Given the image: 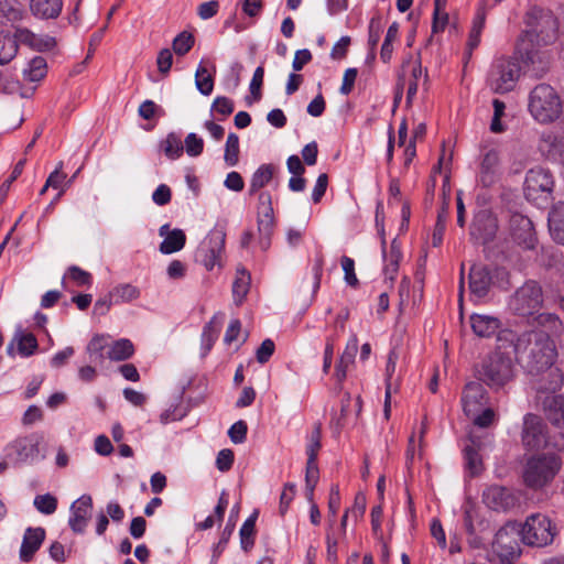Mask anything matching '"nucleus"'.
<instances>
[{"instance_id":"1","label":"nucleus","mask_w":564,"mask_h":564,"mask_svg":"<svg viewBox=\"0 0 564 564\" xmlns=\"http://www.w3.org/2000/svg\"><path fill=\"white\" fill-rule=\"evenodd\" d=\"M498 341L513 345L517 360L530 375H539L553 366L555 346L544 330L525 332L518 337L511 330H501Z\"/></svg>"},{"instance_id":"2","label":"nucleus","mask_w":564,"mask_h":564,"mask_svg":"<svg viewBox=\"0 0 564 564\" xmlns=\"http://www.w3.org/2000/svg\"><path fill=\"white\" fill-rule=\"evenodd\" d=\"M502 345L486 356L476 367L475 372L479 381L491 389H500L514 378V365L509 354L501 351Z\"/></svg>"},{"instance_id":"3","label":"nucleus","mask_w":564,"mask_h":564,"mask_svg":"<svg viewBox=\"0 0 564 564\" xmlns=\"http://www.w3.org/2000/svg\"><path fill=\"white\" fill-rule=\"evenodd\" d=\"M528 110L539 123H553L563 112L562 98L549 84H539L529 94Z\"/></svg>"},{"instance_id":"4","label":"nucleus","mask_w":564,"mask_h":564,"mask_svg":"<svg viewBox=\"0 0 564 564\" xmlns=\"http://www.w3.org/2000/svg\"><path fill=\"white\" fill-rule=\"evenodd\" d=\"M527 30L520 37H524L529 45H547L557 36V20L550 10L541 8L530 9L524 19Z\"/></svg>"},{"instance_id":"5","label":"nucleus","mask_w":564,"mask_h":564,"mask_svg":"<svg viewBox=\"0 0 564 564\" xmlns=\"http://www.w3.org/2000/svg\"><path fill=\"white\" fill-rule=\"evenodd\" d=\"M560 466V459L555 455H533L527 459L523 466V482L533 490L541 489L554 479Z\"/></svg>"},{"instance_id":"6","label":"nucleus","mask_w":564,"mask_h":564,"mask_svg":"<svg viewBox=\"0 0 564 564\" xmlns=\"http://www.w3.org/2000/svg\"><path fill=\"white\" fill-rule=\"evenodd\" d=\"M519 532L524 544L536 547L550 545L557 534L555 524L542 513L529 516Z\"/></svg>"},{"instance_id":"7","label":"nucleus","mask_w":564,"mask_h":564,"mask_svg":"<svg viewBox=\"0 0 564 564\" xmlns=\"http://www.w3.org/2000/svg\"><path fill=\"white\" fill-rule=\"evenodd\" d=\"M521 67L516 59L498 58L491 66L488 85L495 94H506L514 89L520 78Z\"/></svg>"},{"instance_id":"8","label":"nucleus","mask_w":564,"mask_h":564,"mask_svg":"<svg viewBox=\"0 0 564 564\" xmlns=\"http://www.w3.org/2000/svg\"><path fill=\"white\" fill-rule=\"evenodd\" d=\"M543 304L542 288L534 281L525 282L510 297V310L520 316L532 315Z\"/></svg>"},{"instance_id":"9","label":"nucleus","mask_w":564,"mask_h":564,"mask_svg":"<svg viewBox=\"0 0 564 564\" xmlns=\"http://www.w3.org/2000/svg\"><path fill=\"white\" fill-rule=\"evenodd\" d=\"M535 46L536 45H529L524 37H519L517 51L532 76L541 78L549 70L550 57L546 52L539 51Z\"/></svg>"},{"instance_id":"10","label":"nucleus","mask_w":564,"mask_h":564,"mask_svg":"<svg viewBox=\"0 0 564 564\" xmlns=\"http://www.w3.org/2000/svg\"><path fill=\"white\" fill-rule=\"evenodd\" d=\"M509 230L512 240L524 250H534L538 237L530 218L521 214H513L509 220Z\"/></svg>"},{"instance_id":"11","label":"nucleus","mask_w":564,"mask_h":564,"mask_svg":"<svg viewBox=\"0 0 564 564\" xmlns=\"http://www.w3.org/2000/svg\"><path fill=\"white\" fill-rule=\"evenodd\" d=\"M499 229L497 217L488 209L479 210L470 226V238L477 245L491 242Z\"/></svg>"},{"instance_id":"12","label":"nucleus","mask_w":564,"mask_h":564,"mask_svg":"<svg viewBox=\"0 0 564 564\" xmlns=\"http://www.w3.org/2000/svg\"><path fill=\"white\" fill-rule=\"evenodd\" d=\"M518 532L519 525L512 523L500 528L495 534L492 549L503 562L512 561L520 554L519 544L514 536Z\"/></svg>"},{"instance_id":"13","label":"nucleus","mask_w":564,"mask_h":564,"mask_svg":"<svg viewBox=\"0 0 564 564\" xmlns=\"http://www.w3.org/2000/svg\"><path fill=\"white\" fill-rule=\"evenodd\" d=\"M522 442L530 449L546 448L549 445L546 425L539 415L529 413L524 416Z\"/></svg>"},{"instance_id":"14","label":"nucleus","mask_w":564,"mask_h":564,"mask_svg":"<svg viewBox=\"0 0 564 564\" xmlns=\"http://www.w3.org/2000/svg\"><path fill=\"white\" fill-rule=\"evenodd\" d=\"M484 503L495 511H509L518 506V497L507 487L492 485L482 492Z\"/></svg>"},{"instance_id":"15","label":"nucleus","mask_w":564,"mask_h":564,"mask_svg":"<svg viewBox=\"0 0 564 564\" xmlns=\"http://www.w3.org/2000/svg\"><path fill=\"white\" fill-rule=\"evenodd\" d=\"M552 174L542 167L529 170L524 181V194L528 199H538L540 194H550L553 191Z\"/></svg>"},{"instance_id":"16","label":"nucleus","mask_w":564,"mask_h":564,"mask_svg":"<svg viewBox=\"0 0 564 564\" xmlns=\"http://www.w3.org/2000/svg\"><path fill=\"white\" fill-rule=\"evenodd\" d=\"M225 238L226 234L223 230H213L198 249L196 257L208 271L216 265L225 247Z\"/></svg>"},{"instance_id":"17","label":"nucleus","mask_w":564,"mask_h":564,"mask_svg":"<svg viewBox=\"0 0 564 564\" xmlns=\"http://www.w3.org/2000/svg\"><path fill=\"white\" fill-rule=\"evenodd\" d=\"M532 381V388L535 391V398L541 399L542 395H550L560 392L563 386L562 371L556 367H550L539 375Z\"/></svg>"},{"instance_id":"18","label":"nucleus","mask_w":564,"mask_h":564,"mask_svg":"<svg viewBox=\"0 0 564 564\" xmlns=\"http://www.w3.org/2000/svg\"><path fill=\"white\" fill-rule=\"evenodd\" d=\"M463 410L467 416L475 415L488 403V393L481 382L466 383L462 395Z\"/></svg>"},{"instance_id":"19","label":"nucleus","mask_w":564,"mask_h":564,"mask_svg":"<svg viewBox=\"0 0 564 564\" xmlns=\"http://www.w3.org/2000/svg\"><path fill=\"white\" fill-rule=\"evenodd\" d=\"M535 403L551 424L564 429V394L557 392L542 395L541 399L535 400Z\"/></svg>"},{"instance_id":"20","label":"nucleus","mask_w":564,"mask_h":564,"mask_svg":"<svg viewBox=\"0 0 564 564\" xmlns=\"http://www.w3.org/2000/svg\"><path fill=\"white\" fill-rule=\"evenodd\" d=\"M43 437L39 433H32L26 436L18 437L8 445L17 455V462L23 463L28 459H33L39 455V446Z\"/></svg>"},{"instance_id":"21","label":"nucleus","mask_w":564,"mask_h":564,"mask_svg":"<svg viewBox=\"0 0 564 564\" xmlns=\"http://www.w3.org/2000/svg\"><path fill=\"white\" fill-rule=\"evenodd\" d=\"M494 284L491 269L485 264H474L469 272V289L478 299L485 297Z\"/></svg>"},{"instance_id":"22","label":"nucleus","mask_w":564,"mask_h":564,"mask_svg":"<svg viewBox=\"0 0 564 564\" xmlns=\"http://www.w3.org/2000/svg\"><path fill=\"white\" fill-rule=\"evenodd\" d=\"M93 499L88 495L82 496L70 507L72 517L69 527L75 533H83L90 518Z\"/></svg>"},{"instance_id":"23","label":"nucleus","mask_w":564,"mask_h":564,"mask_svg":"<svg viewBox=\"0 0 564 564\" xmlns=\"http://www.w3.org/2000/svg\"><path fill=\"white\" fill-rule=\"evenodd\" d=\"M15 39L35 51H51L56 46V40L50 35H37L26 28H15Z\"/></svg>"},{"instance_id":"24","label":"nucleus","mask_w":564,"mask_h":564,"mask_svg":"<svg viewBox=\"0 0 564 564\" xmlns=\"http://www.w3.org/2000/svg\"><path fill=\"white\" fill-rule=\"evenodd\" d=\"M464 524L467 533L474 536L470 543L474 546H479L481 541L476 536V533L485 531L488 528V523L479 518L478 508L471 502H466L464 506Z\"/></svg>"},{"instance_id":"25","label":"nucleus","mask_w":564,"mask_h":564,"mask_svg":"<svg viewBox=\"0 0 564 564\" xmlns=\"http://www.w3.org/2000/svg\"><path fill=\"white\" fill-rule=\"evenodd\" d=\"M540 152L552 160H564V134L544 132L539 140Z\"/></svg>"},{"instance_id":"26","label":"nucleus","mask_w":564,"mask_h":564,"mask_svg":"<svg viewBox=\"0 0 564 564\" xmlns=\"http://www.w3.org/2000/svg\"><path fill=\"white\" fill-rule=\"evenodd\" d=\"M500 169V155L498 150L489 149L481 159L480 162V181L484 186L492 185L499 174Z\"/></svg>"},{"instance_id":"27","label":"nucleus","mask_w":564,"mask_h":564,"mask_svg":"<svg viewBox=\"0 0 564 564\" xmlns=\"http://www.w3.org/2000/svg\"><path fill=\"white\" fill-rule=\"evenodd\" d=\"M44 539L45 530L43 528H28L20 549V558L23 562H30L42 545Z\"/></svg>"},{"instance_id":"28","label":"nucleus","mask_w":564,"mask_h":564,"mask_svg":"<svg viewBox=\"0 0 564 564\" xmlns=\"http://www.w3.org/2000/svg\"><path fill=\"white\" fill-rule=\"evenodd\" d=\"M258 199V214L260 216L258 220V229L260 234L265 232L269 236L272 234L273 229L272 197L270 193L262 192L259 194Z\"/></svg>"},{"instance_id":"29","label":"nucleus","mask_w":564,"mask_h":564,"mask_svg":"<svg viewBox=\"0 0 564 564\" xmlns=\"http://www.w3.org/2000/svg\"><path fill=\"white\" fill-rule=\"evenodd\" d=\"M470 325L473 332L478 337H490L500 329L501 322L490 315L473 314L470 316Z\"/></svg>"},{"instance_id":"30","label":"nucleus","mask_w":564,"mask_h":564,"mask_svg":"<svg viewBox=\"0 0 564 564\" xmlns=\"http://www.w3.org/2000/svg\"><path fill=\"white\" fill-rule=\"evenodd\" d=\"M549 230L553 240L564 245V202H558L549 213Z\"/></svg>"},{"instance_id":"31","label":"nucleus","mask_w":564,"mask_h":564,"mask_svg":"<svg viewBox=\"0 0 564 564\" xmlns=\"http://www.w3.org/2000/svg\"><path fill=\"white\" fill-rule=\"evenodd\" d=\"M62 0H30V11L36 18L55 19L62 11Z\"/></svg>"},{"instance_id":"32","label":"nucleus","mask_w":564,"mask_h":564,"mask_svg":"<svg viewBox=\"0 0 564 564\" xmlns=\"http://www.w3.org/2000/svg\"><path fill=\"white\" fill-rule=\"evenodd\" d=\"M25 12L22 6L15 0H0V25L21 21Z\"/></svg>"},{"instance_id":"33","label":"nucleus","mask_w":564,"mask_h":564,"mask_svg":"<svg viewBox=\"0 0 564 564\" xmlns=\"http://www.w3.org/2000/svg\"><path fill=\"white\" fill-rule=\"evenodd\" d=\"M382 247L383 248L386 247L384 240L382 241ZM383 254H384V261H386V264L383 267L384 276H386V279L393 281L395 278V274L399 271V264H400V260L402 257L400 247L395 239L391 242L389 253H386V250L383 249Z\"/></svg>"},{"instance_id":"34","label":"nucleus","mask_w":564,"mask_h":564,"mask_svg":"<svg viewBox=\"0 0 564 564\" xmlns=\"http://www.w3.org/2000/svg\"><path fill=\"white\" fill-rule=\"evenodd\" d=\"M509 161L512 173L518 174L522 172L530 161L529 149L519 142H514L509 150Z\"/></svg>"},{"instance_id":"35","label":"nucleus","mask_w":564,"mask_h":564,"mask_svg":"<svg viewBox=\"0 0 564 564\" xmlns=\"http://www.w3.org/2000/svg\"><path fill=\"white\" fill-rule=\"evenodd\" d=\"M251 278L245 268H237L236 279L232 283V295L235 303L241 305L249 292Z\"/></svg>"},{"instance_id":"36","label":"nucleus","mask_w":564,"mask_h":564,"mask_svg":"<svg viewBox=\"0 0 564 564\" xmlns=\"http://www.w3.org/2000/svg\"><path fill=\"white\" fill-rule=\"evenodd\" d=\"M134 346L131 340L122 338L112 343L107 351V358L113 361H123L132 357Z\"/></svg>"},{"instance_id":"37","label":"nucleus","mask_w":564,"mask_h":564,"mask_svg":"<svg viewBox=\"0 0 564 564\" xmlns=\"http://www.w3.org/2000/svg\"><path fill=\"white\" fill-rule=\"evenodd\" d=\"M186 242V236L182 229H173L160 243V251L164 254H171L182 250Z\"/></svg>"},{"instance_id":"38","label":"nucleus","mask_w":564,"mask_h":564,"mask_svg":"<svg viewBox=\"0 0 564 564\" xmlns=\"http://www.w3.org/2000/svg\"><path fill=\"white\" fill-rule=\"evenodd\" d=\"M274 167L272 164L261 165L252 175L249 194L253 195L264 187L273 177Z\"/></svg>"},{"instance_id":"39","label":"nucleus","mask_w":564,"mask_h":564,"mask_svg":"<svg viewBox=\"0 0 564 564\" xmlns=\"http://www.w3.org/2000/svg\"><path fill=\"white\" fill-rule=\"evenodd\" d=\"M18 47L19 42L15 39V33L13 36L0 33V65L8 64L12 61L18 53Z\"/></svg>"},{"instance_id":"40","label":"nucleus","mask_w":564,"mask_h":564,"mask_svg":"<svg viewBox=\"0 0 564 564\" xmlns=\"http://www.w3.org/2000/svg\"><path fill=\"white\" fill-rule=\"evenodd\" d=\"M259 511L256 510L245 521L240 529V542L241 547L245 551H249L254 544V533H256V521L258 518Z\"/></svg>"},{"instance_id":"41","label":"nucleus","mask_w":564,"mask_h":564,"mask_svg":"<svg viewBox=\"0 0 564 564\" xmlns=\"http://www.w3.org/2000/svg\"><path fill=\"white\" fill-rule=\"evenodd\" d=\"M161 149L169 159L175 160L182 155L184 145L181 137L174 132H171L161 142Z\"/></svg>"},{"instance_id":"42","label":"nucleus","mask_w":564,"mask_h":564,"mask_svg":"<svg viewBox=\"0 0 564 564\" xmlns=\"http://www.w3.org/2000/svg\"><path fill=\"white\" fill-rule=\"evenodd\" d=\"M448 208H449V202L446 200V197L444 196V202L438 210L437 214V220L434 227L433 237H432V243L434 247H438L443 241V236L445 232V226H446V219L448 216Z\"/></svg>"},{"instance_id":"43","label":"nucleus","mask_w":564,"mask_h":564,"mask_svg":"<svg viewBox=\"0 0 564 564\" xmlns=\"http://www.w3.org/2000/svg\"><path fill=\"white\" fill-rule=\"evenodd\" d=\"M485 20H486V10L484 7L478 10L477 15L473 22V28L469 32L467 46L470 52L474 48H476L480 42V34H481V31L485 25Z\"/></svg>"},{"instance_id":"44","label":"nucleus","mask_w":564,"mask_h":564,"mask_svg":"<svg viewBox=\"0 0 564 564\" xmlns=\"http://www.w3.org/2000/svg\"><path fill=\"white\" fill-rule=\"evenodd\" d=\"M475 441L471 440V445H467L464 448V455L466 459V467L470 471V475H478L482 470V460L478 454V448H475Z\"/></svg>"},{"instance_id":"45","label":"nucleus","mask_w":564,"mask_h":564,"mask_svg":"<svg viewBox=\"0 0 564 564\" xmlns=\"http://www.w3.org/2000/svg\"><path fill=\"white\" fill-rule=\"evenodd\" d=\"M319 479V470L316 460L307 459L305 473V487L306 496L310 501H313L314 489Z\"/></svg>"},{"instance_id":"46","label":"nucleus","mask_w":564,"mask_h":564,"mask_svg":"<svg viewBox=\"0 0 564 564\" xmlns=\"http://www.w3.org/2000/svg\"><path fill=\"white\" fill-rule=\"evenodd\" d=\"M47 72L46 59L42 56H35L29 63V68L24 70L25 77L31 82L41 80Z\"/></svg>"},{"instance_id":"47","label":"nucleus","mask_w":564,"mask_h":564,"mask_svg":"<svg viewBox=\"0 0 564 564\" xmlns=\"http://www.w3.org/2000/svg\"><path fill=\"white\" fill-rule=\"evenodd\" d=\"M194 44V35L188 31H183L173 40L172 48L177 56H184L193 48Z\"/></svg>"},{"instance_id":"48","label":"nucleus","mask_w":564,"mask_h":564,"mask_svg":"<svg viewBox=\"0 0 564 564\" xmlns=\"http://www.w3.org/2000/svg\"><path fill=\"white\" fill-rule=\"evenodd\" d=\"M14 339L18 341L19 354L25 357L33 355L39 347L36 337L31 333H18Z\"/></svg>"},{"instance_id":"49","label":"nucleus","mask_w":564,"mask_h":564,"mask_svg":"<svg viewBox=\"0 0 564 564\" xmlns=\"http://www.w3.org/2000/svg\"><path fill=\"white\" fill-rule=\"evenodd\" d=\"M239 137L236 133H229L225 147V162L230 166H235L239 161Z\"/></svg>"},{"instance_id":"50","label":"nucleus","mask_w":564,"mask_h":564,"mask_svg":"<svg viewBox=\"0 0 564 564\" xmlns=\"http://www.w3.org/2000/svg\"><path fill=\"white\" fill-rule=\"evenodd\" d=\"M447 22L448 14L445 12V2L443 0H434L432 32L438 33L443 31Z\"/></svg>"},{"instance_id":"51","label":"nucleus","mask_w":564,"mask_h":564,"mask_svg":"<svg viewBox=\"0 0 564 564\" xmlns=\"http://www.w3.org/2000/svg\"><path fill=\"white\" fill-rule=\"evenodd\" d=\"M195 83L200 94L208 96L214 89V79L205 66L199 65L195 74Z\"/></svg>"},{"instance_id":"52","label":"nucleus","mask_w":564,"mask_h":564,"mask_svg":"<svg viewBox=\"0 0 564 564\" xmlns=\"http://www.w3.org/2000/svg\"><path fill=\"white\" fill-rule=\"evenodd\" d=\"M140 295L139 290L131 284H121L111 291V297H115V303L131 302Z\"/></svg>"},{"instance_id":"53","label":"nucleus","mask_w":564,"mask_h":564,"mask_svg":"<svg viewBox=\"0 0 564 564\" xmlns=\"http://www.w3.org/2000/svg\"><path fill=\"white\" fill-rule=\"evenodd\" d=\"M398 30H399L398 23L393 22L387 31L383 44L381 46V52H380V57L383 63H388L391 59L392 51H393L392 43L397 39Z\"/></svg>"},{"instance_id":"54","label":"nucleus","mask_w":564,"mask_h":564,"mask_svg":"<svg viewBox=\"0 0 564 564\" xmlns=\"http://www.w3.org/2000/svg\"><path fill=\"white\" fill-rule=\"evenodd\" d=\"M63 169V162H59L58 165L56 166L55 171H53L46 182H45V187H52V188H61V192L57 194V199L64 194V187L63 186H67L65 180H66V174L63 173L62 171Z\"/></svg>"},{"instance_id":"55","label":"nucleus","mask_w":564,"mask_h":564,"mask_svg":"<svg viewBox=\"0 0 564 564\" xmlns=\"http://www.w3.org/2000/svg\"><path fill=\"white\" fill-rule=\"evenodd\" d=\"M34 506L40 512L52 514L57 508V499L50 494L39 495L34 499Z\"/></svg>"},{"instance_id":"56","label":"nucleus","mask_w":564,"mask_h":564,"mask_svg":"<svg viewBox=\"0 0 564 564\" xmlns=\"http://www.w3.org/2000/svg\"><path fill=\"white\" fill-rule=\"evenodd\" d=\"M538 324L543 326L546 332L556 334L562 327L561 319L552 313H542L536 317Z\"/></svg>"},{"instance_id":"57","label":"nucleus","mask_w":564,"mask_h":564,"mask_svg":"<svg viewBox=\"0 0 564 564\" xmlns=\"http://www.w3.org/2000/svg\"><path fill=\"white\" fill-rule=\"evenodd\" d=\"M216 317H213L212 321L204 327L202 339L205 351L208 352L214 346L215 341L218 338L219 329L215 326Z\"/></svg>"},{"instance_id":"58","label":"nucleus","mask_w":564,"mask_h":564,"mask_svg":"<svg viewBox=\"0 0 564 564\" xmlns=\"http://www.w3.org/2000/svg\"><path fill=\"white\" fill-rule=\"evenodd\" d=\"M186 153L189 156H198L204 150V141L195 133H189L184 140Z\"/></svg>"},{"instance_id":"59","label":"nucleus","mask_w":564,"mask_h":564,"mask_svg":"<svg viewBox=\"0 0 564 564\" xmlns=\"http://www.w3.org/2000/svg\"><path fill=\"white\" fill-rule=\"evenodd\" d=\"M248 432V425L245 421L240 420L231 425L228 431V435L232 443L241 444L246 441Z\"/></svg>"},{"instance_id":"60","label":"nucleus","mask_w":564,"mask_h":564,"mask_svg":"<svg viewBox=\"0 0 564 564\" xmlns=\"http://www.w3.org/2000/svg\"><path fill=\"white\" fill-rule=\"evenodd\" d=\"M68 275L78 286L91 284V280H93L91 274L87 271H84L79 267H76V265L69 267Z\"/></svg>"},{"instance_id":"61","label":"nucleus","mask_w":564,"mask_h":564,"mask_svg":"<svg viewBox=\"0 0 564 564\" xmlns=\"http://www.w3.org/2000/svg\"><path fill=\"white\" fill-rule=\"evenodd\" d=\"M264 69L262 66L256 68L251 83H250V94L252 95L254 100L261 99V87L263 84Z\"/></svg>"},{"instance_id":"62","label":"nucleus","mask_w":564,"mask_h":564,"mask_svg":"<svg viewBox=\"0 0 564 564\" xmlns=\"http://www.w3.org/2000/svg\"><path fill=\"white\" fill-rule=\"evenodd\" d=\"M340 262H341L343 270L345 272V281L350 286L356 288L358 285V279L355 274L354 260L347 256H343Z\"/></svg>"},{"instance_id":"63","label":"nucleus","mask_w":564,"mask_h":564,"mask_svg":"<svg viewBox=\"0 0 564 564\" xmlns=\"http://www.w3.org/2000/svg\"><path fill=\"white\" fill-rule=\"evenodd\" d=\"M275 349V345L272 339H264L260 347L256 351L257 361L260 364H265L270 360Z\"/></svg>"},{"instance_id":"64","label":"nucleus","mask_w":564,"mask_h":564,"mask_svg":"<svg viewBox=\"0 0 564 564\" xmlns=\"http://www.w3.org/2000/svg\"><path fill=\"white\" fill-rule=\"evenodd\" d=\"M471 416L475 425L479 427H488L494 423L496 413L490 408H482L480 412Z\"/></svg>"}]
</instances>
